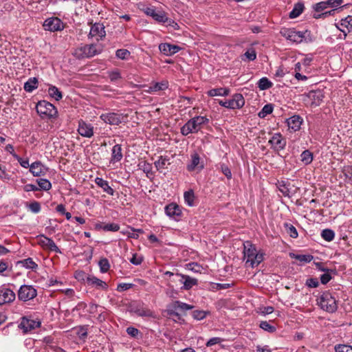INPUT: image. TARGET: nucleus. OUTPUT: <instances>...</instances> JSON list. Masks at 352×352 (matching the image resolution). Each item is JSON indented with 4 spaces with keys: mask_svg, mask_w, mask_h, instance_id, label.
Segmentation results:
<instances>
[{
    "mask_svg": "<svg viewBox=\"0 0 352 352\" xmlns=\"http://www.w3.org/2000/svg\"><path fill=\"white\" fill-rule=\"evenodd\" d=\"M126 333L133 338H137L140 333V331L133 327H129L126 329Z\"/></svg>",
    "mask_w": 352,
    "mask_h": 352,
    "instance_id": "nucleus-62",
    "label": "nucleus"
},
{
    "mask_svg": "<svg viewBox=\"0 0 352 352\" xmlns=\"http://www.w3.org/2000/svg\"><path fill=\"white\" fill-rule=\"evenodd\" d=\"M132 311L138 316L142 317H154L153 312L144 307L143 304L138 303L132 307Z\"/></svg>",
    "mask_w": 352,
    "mask_h": 352,
    "instance_id": "nucleus-22",
    "label": "nucleus"
},
{
    "mask_svg": "<svg viewBox=\"0 0 352 352\" xmlns=\"http://www.w3.org/2000/svg\"><path fill=\"white\" fill-rule=\"evenodd\" d=\"M37 238L38 245H40L43 249L55 252L56 253H61L60 250L51 238L47 237L44 234L38 235Z\"/></svg>",
    "mask_w": 352,
    "mask_h": 352,
    "instance_id": "nucleus-12",
    "label": "nucleus"
},
{
    "mask_svg": "<svg viewBox=\"0 0 352 352\" xmlns=\"http://www.w3.org/2000/svg\"><path fill=\"white\" fill-rule=\"evenodd\" d=\"M100 118L107 124L111 125H118L124 121V119L127 118V116H124L122 113L111 112L101 114Z\"/></svg>",
    "mask_w": 352,
    "mask_h": 352,
    "instance_id": "nucleus-10",
    "label": "nucleus"
},
{
    "mask_svg": "<svg viewBox=\"0 0 352 352\" xmlns=\"http://www.w3.org/2000/svg\"><path fill=\"white\" fill-rule=\"evenodd\" d=\"M269 143L274 151H279L285 148L286 146V140L280 133H274L269 140Z\"/></svg>",
    "mask_w": 352,
    "mask_h": 352,
    "instance_id": "nucleus-15",
    "label": "nucleus"
},
{
    "mask_svg": "<svg viewBox=\"0 0 352 352\" xmlns=\"http://www.w3.org/2000/svg\"><path fill=\"white\" fill-rule=\"evenodd\" d=\"M255 352H272V351L270 349L269 346H267V345H265L263 346L261 345H257L256 346Z\"/></svg>",
    "mask_w": 352,
    "mask_h": 352,
    "instance_id": "nucleus-64",
    "label": "nucleus"
},
{
    "mask_svg": "<svg viewBox=\"0 0 352 352\" xmlns=\"http://www.w3.org/2000/svg\"><path fill=\"white\" fill-rule=\"evenodd\" d=\"M195 193L192 190H189L188 191H186L184 194V198L185 203L188 206H195Z\"/></svg>",
    "mask_w": 352,
    "mask_h": 352,
    "instance_id": "nucleus-39",
    "label": "nucleus"
},
{
    "mask_svg": "<svg viewBox=\"0 0 352 352\" xmlns=\"http://www.w3.org/2000/svg\"><path fill=\"white\" fill-rule=\"evenodd\" d=\"M167 164H170L169 159L167 157L160 156L158 160L155 162V166L157 170L167 168Z\"/></svg>",
    "mask_w": 352,
    "mask_h": 352,
    "instance_id": "nucleus-40",
    "label": "nucleus"
},
{
    "mask_svg": "<svg viewBox=\"0 0 352 352\" xmlns=\"http://www.w3.org/2000/svg\"><path fill=\"white\" fill-rule=\"evenodd\" d=\"M116 56L121 60H126L130 56V52L126 49H119L116 52Z\"/></svg>",
    "mask_w": 352,
    "mask_h": 352,
    "instance_id": "nucleus-51",
    "label": "nucleus"
},
{
    "mask_svg": "<svg viewBox=\"0 0 352 352\" xmlns=\"http://www.w3.org/2000/svg\"><path fill=\"white\" fill-rule=\"evenodd\" d=\"M15 293L5 286L0 287V306L10 303L15 300Z\"/></svg>",
    "mask_w": 352,
    "mask_h": 352,
    "instance_id": "nucleus-14",
    "label": "nucleus"
},
{
    "mask_svg": "<svg viewBox=\"0 0 352 352\" xmlns=\"http://www.w3.org/2000/svg\"><path fill=\"white\" fill-rule=\"evenodd\" d=\"M244 256L247 258L246 263L254 267L258 266L263 260V254L257 252L256 248L250 241L244 243Z\"/></svg>",
    "mask_w": 352,
    "mask_h": 352,
    "instance_id": "nucleus-2",
    "label": "nucleus"
},
{
    "mask_svg": "<svg viewBox=\"0 0 352 352\" xmlns=\"http://www.w3.org/2000/svg\"><path fill=\"white\" fill-rule=\"evenodd\" d=\"M87 325L80 326L76 328V334L80 340H85L87 337Z\"/></svg>",
    "mask_w": 352,
    "mask_h": 352,
    "instance_id": "nucleus-48",
    "label": "nucleus"
},
{
    "mask_svg": "<svg viewBox=\"0 0 352 352\" xmlns=\"http://www.w3.org/2000/svg\"><path fill=\"white\" fill-rule=\"evenodd\" d=\"M159 50L166 56H172L177 53L181 50V47L176 45L165 43H161L159 45Z\"/></svg>",
    "mask_w": 352,
    "mask_h": 352,
    "instance_id": "nucleus-19",
    "label": "nucleus"
},
{
    "mask_svg": "<svg viewBox=\"0 0 352 352\" xmlns=\"http://www.w3.org/2000/svg\"><path fill=\"white\" fill-rule=\"evenodd\" d=\"M194 307L179 300H175L168 304L166 307L167 314L170 316H175L177 319L181 318V315L177 310L185 312L191 310Z\"/></svg>",
    "mask_w": 352,
    "mask_h": 352,
    "instance_id": "nucleus-5",
    "label": "nucleus"
},
{
    "mask_svg": "<svg viewBox=\"0 0 352 352\" xmlns=\"http://www.w3.org/2000/svg\"><path fill=\"white\" fill-rule=\"evenodd\" d=\"M313 159V153L309 150L304 151L300 155V160L305 165L310 164Z\"/></svg>",
    "mask_w": 352,
    "mask_h": 352,
    "instance_id": "nucleus-36",
    "label": "nucleus"
},
{
    "mask_svg": "<svg viewBox=\"0 0 352 352\" xmlns=\"http://www.w3.org/2000/svg\"><path fill=\"white\" fill-rule=\"evenodd\" d=\"M209 119L206 116H195L190 119L182 128L181 133L187 136L190 133H197L204 124H208Z\"/></svg>",
    "mask_w": 352,
    "mask_h": 352,
    "instance_id": "nucleus-1",
    "label": "nucleus"
},
{
    "mask_svg": "<svg viewBox=\"0 0 352 352\" xmlns=\"http://www.w3.org/2000/svg\"><path fill=\"white\" fill-rule=\"evenodd\" d=\"M94 182L99 188L102 189L103 192L111 196L114 195L115 190L109 186L108 181L102 177H96Z\"/></svg>",
    "mask_w": 352,
    "mask_h": 352,
    "instance_id": "nucleus-24",
    "label": "nucleus"
},
{
    "mask_svg": "<svg viewBox=\"0 0 352 352\" xmlns=\"http://www.w3.org/2000/svg\"><path fill=\"white\" fill-rule=\"evenodd\" d=\"M344 2V0H327L325 1L326 5L328 8H332L336 9L338 7L341 6Z\"/></svg>",
    "mask_w": 352,
    "mask_h": 352,
    "instance_id": "nucleus-54",
    "label": "nucleus"
},
{
    "mask_svg": "<svg viewBox=\"0 0 352 352\" xmlns=\"http://www.w3.org/2000/svg\"><path fill=\"white\" fill-rule=\"evenodd\" d=\"M100 53V50H98L96 45H85L76 50L75 56L77 58L81 59L84 58H91L96 54Z\"/></svg>",
    "mask_w": 352,
    "mask_h": 352,
    "instance_id": "nucleus-6",
    "label": "nucleus"
},
{
    "mask_svg": "<svg viewBox=\"0 0 352 352\" xmlns=\"http://www.w3.org/2000/svg\"><path fill=\"white\" fill-rule=\"evenodd\" d=\"M203 162H200L199 155L195 153L191 155L190 162L187 165V169L189 171L195 170L196 168L201 170L204 168Z\"/></svg>",
    "mask_w": 352,
    "mask_h": 352,
    "instance_id": "nucleus-23",
    "label": "nucleus"
},
{
    "mask_svg": "<svg viewBox=\"0 0 352 352\" xmlns=\"http://www.w3.org/2000/svg\"><path fill=\"white\" fill-rule=\"evenodd\" d=\"M78 132L82 137L91 138L94 135V126L80 120L78 121Z\"/></svg>",
    "mask_w": 352,
    "mask_h": 352,
    "instance_id": "nucleus-17",
    "label": "nucleus"
},
{
    "mask_svg": "<svg viewBox=\"0 0 352 352\" xmlns=\"http://www.w3.org/2000/svg\"><path fill=\"white\" fill-rule=\"evenodd\" d=\"M30 171L34 177L44 175L47 171L46 168L41 162L36 161L30 166Z\"/></svg>",
    "mask_w": 352,
    "mask_h": 352,
    "instance_id": "nucleus-20",
    "label": "nucleus"
},
{
    "mask_svg": "<svg viewBox=\"0 0 352 352\" xmlns=\"http://www.w3.org/2000/svg\"><path fill=\"white\" fill-rule=\"evenodd\" d=\"M89 36L91 37L99 36L100 39H102L106 36L104 30V26L102 23H94L90 30Z\"/></svg>",
    "mask_w": 352,
    "mask_h": 352,
    "instance_id": "nucleus-25",
    "label": "nucleus"
},
{
    "mask_svg": "<svg viewBox=\"0 0 352 352\" xmlns=\"http://www.w3.org/2000/svg\"><path fill=\"white\" fill-rule=\"evenodd\" d=\"M38 81L35 77L30 78L24 84V89L27 92H32L38 87Z\"/></svg>",
    "mask_w": 352,
    "mask_h": 352,
    "instance_id": "nucleus-32",
    "label": "nucleus"
},
{
    "mask_svg": "<svg viewBox=\"0 0 352 352\" xmlns=\"http://www.w3.org/2000/svg\"><path fill=\"white\" fill-rule=\"evenodd\" d=\"M285 228L286 229L287 233L292 238H297L298 236V232L296 228L290 224V223H285Z\"/></svg>",
    "mask_w": 352,
    "mask_h": 352,
    "instance_id": "nucleus-50",
    "label": "nucleus"
},
{
    "mask_svg": "<svg viewBox=\"0 0 352 352\" xmlns=\"http://www.w3.org/2000/svg\"><path fill=\"white\" fill-rule=\"evenodd\" d=\"M175 276L180 278L179 280L181 283L184 284L183 289L185 290H189L193 286L198 284L197 279L192 278L188 275L176 274Z\"/></svg>",
    "mask_w": 352,
    "mask_h": 352,
    "instance_id": "nucleus-18",
    "label": "nucleus"
},
{
    "mask_svg": "<svg viewBox=\"0 0 352 352\" xmlns=\"http://www.w3.org/2000/svg\"><path fill=\"white\" fill-rule=\"evenodd\" d=\"M86 283L88 285L95 286L98 289L106 290L108 288V285L104 281L95 276H86Z\"/></svg>",
    "mask_w": 352,
    "mask_h": 352,
    "instance_id": "nucleus-26",
    "label": "nucleus"
},
{
    "mask_svg": "<svg viewBox=\"0 0 352 352\" xmlns=\"http://www.w3.org/2000/svg\"><path fill=\"white\" fill-rule=\"evenodd\" d=\"M218 103L227 109H236L242 108L245 104V100L242 94H235L232 98L226 101L218 100Z\"/></svg>",
    "mask_w": 352,
    "mask_h": 352,
    "instance_id": "nucleus-7",
    "label": "nucleus"
},
{
    "mask_svg": "<svg viewBox=\"0 0 352 352\" xmlns=\"http://www.w3.org/2000/svg\"><path fill=\"white\" fill-rule=\"evenodd\" d=\"M41 322L32 319H29L27 317H23L21 321L19 324V328L22 329L23 333H28L37 327H39Z\"/></svg>",
    "mask_w": 352,
    "mask_h": 352,
    "instance_id": "nucleus-16",
    "label": "nucleus"
},
{
    "mask_svg": "<svg viewBox=\"0 0 352 352\" xmlns=\"http://www.w3.org/2000/svg\"><path fill=\"white\" fill-rule=\"evenodd\" d=\"M12 156L18 161V162L20 164V165L23 168H30V164L28 159H23L16 155V153H13Z\"/></svg>",
    "mask_w": 352,
    "mask_h": 352,
    "instance_id": "nucleus-53",
    "label": "nucleus"
},
{
    "mask_svg": "<svg viewBox=\"0 0 352 352\" xmlns=\"http://www.w3.org/2000/svg\"><path fill=\"white\" fill-rule=\"evenodd\" d=\"M48 94L56 101H59L63 98L61 91L56 86L51 85L48 89Z\"/></svg>",
    "mask_w": 352,
    "mask_h": 352,
    "instance_id": "nucleus-38",
    "label": "nucleus"
},
{
    "mask_svg": "<svg viewBox=\"0 0 352 352\" xmlns=\"http://www.w3.org/2000/svg\"><path fill=\"white\" fill-rule=\"evenodd\" d=\"M304 5L302 3H297L294 5L293 10L290 12L289 16L291 19L298 17L303 11Z\"/></svg>",
    "mask_w": 352,
    "mask_h": 352,
    "instance_id": "nucleus-34",
    "label": "nucleus"
},
{
    "mask_svg": "<svg viewBox=\"0 0 352 352\" xmlns=\"http://www.w3.org/2000/svg\"><path fill=\"white\" fill-rule=\"evenodd\" d=\"M108 76L111 82H116L122 78L118 69L108 72Z\"/></svg>",
    "mask_w": 352,
    "mask_h": 352,
    "instance_id": "nucleus-52",
    "label": "nucleus"
},
{
    "mask_svg": "<svg viewBox=\"0 0 352 352\" xmlns=\"http://www.w3.org/2000/svg\"><path fill=\"white\" fill-rule=\"evenodd\" d=\"M273 111V105L272 104H265L261 111L258 113V116L261 118H264L267 115L272 113Z\"/></svg>",
    "mask_w": 352,
    "mask_h": 352,
    "instance_id": "nucleus-46",
    "label": "nucleus"
},
{
    "mask_svg": "<svg viewBox=\"0 0 352 352\" xmlns=\"http://www.w3.org/2000/svg\"><path fill=\"white\" fill-rule=\"evenodd\" d=\"M100 270L102 273H106L109 270L110 264L109 260L106 258H102L99 261L98 263Z\"/></svg>",
    "mask_w": 352,
    "mask_h": 352,
    "instance_id": "nucleus-49",
    "label": "nucleus"
},
{
    "mask_svg": "<svg viewBox=\"0 0 352 352\" xmlns=\"http://www.w3.org/2000/svg\"><path fill=\"white\" fill-rule=\"evenodd\" d=\"M220 166L222 173L227 177V179H230L232 178V173L229 167L225 164H221Z\"/></svg>",
    "mask_w": 352,
    "mask_h": 352,
    "instance_id": "nucleus-57",
    "label": "nucleus"
},
{
    "mask_svg": "<svg viewBox=\"0 0 352 352\" xmlns=\"http://www.w3.org/2000/svg\"><path fill=\"white\" fill-rule=\"evenodd\" d=\"M166 214L176 221H179L182 217L181 207L176 203H170L165 206Z\"/></svg>",
    "mask_w": 352,
    "mask_h": 352,
    "instance_id": "nucleus-13",
    "label": "nucleus"
},
{
    "mask_svg": "<svg viewBox=\"0 0 352 352\" xmlns=\"http://www.w3.org/2000/svg\"><path fill=\"white\" fill-rule=\"evenodd\" d=\"M280 34L287 40L294 43H300L305 37V32L296 31L294 28H283L280 30Z\"/></svg>",
    "mask_w": 352,
    "mask_h": 352,
    "instance_id": "nucleus-8",
    "label": "nucleus"
},
{
    "mask_svg": "<svg viewBox=\"0 0 352 352\" xmlns=\"http://www.w3.org/2000/svg\"><path fill=\"white\" fill-rule=\"evenodd\" d=\"M142 10L147 16H151L152 18L153 17L154 14L157 11L153 6L146 7L143 8Z\"/></svg>",
    "mask_w": 352,
    "mask_h": 352,
    "instance_id": "nucleus-63",
    "label": "nucleus"
},
{
    "mask_svg": "<svg viewBox=\"0 0 352 352\" xmlns=\"http://www.w3.org/2000/svg\"><path fill=\"white\" fill-rule=\"evenodd\" d=\"M210 314L208 311L204 310H195L192 312V316L197 320H201L204 319L208 315Z\"/></svg>",
    "mask_w": 352,
    "mask_h": 352,
    "instance_id": "nucleus-42",
    "label": "nucleus"
},
{
    "mask_svg": "<svg viewBox=\"0 0 352 352\" xmlns=\"http://www.w3.org/2000/svg\"><path fill=\"white\" fill-rule=\"evenodd\" d=\"M43 25L45 30L50 32L61 31L65 28L64 23L58 17H50L45 19Z\"/></svg>",
    "mask_w": 352,
    "mask_h": 352,
    "instance_id": "nucleus-11",
    "label": "nucleus"
},
{
    "mask_svg": "<svg viewBox=\"0 0 352 352\" xmlns=\"http://www.w3.org/2000/svg\"><path fill=\"white\" fill-rule=\"evenodd\" d=\"M168 88V82L165 81L155 82L150 89L151 91H158L165 90Z\"/></svg>",
    "mask_w": 352,
    "mask_h": 352,
    "instance_id": "nucleus-45",
    "label": "nucleus"
},
{
    "mask_svg": "<svg viewBox=\"0 0 352 352\" xmlns=\"http://www.w3.org/2000/svg\"><path fill=\"white\" fill-rule=\"evenodd\" d=\"M327 8L325 1H321L313 6V8L316 12H322Z\"/></svg>",
    "mask_w": 352,
    "mask_h": 352,
    "instance_id": "nucleus-59",
    "label": "nucleus"
},
{
    "mask_svg": "<svg viewBox=\"0 0 352 352\" xmlns=\"http://www.w3.org/2000/svg\"><path fill=\"white\" fill-rule=\"evenodd\" d=\"M130 262L135 265H139L143 261V257L141 256H138V254L135 253L133 254L132 257L130 258Z\"/></svg>",
    "mask_w": 352,
    "mask_h": 352,
    "instance_id": "nucleus-58",
    "label": "nucleus"
},
{
    "mask_svg": "<svg viewBox=\"0 0 352 352\" xmlns=\"http://www.w3.org/2000/svg\"><path fill=\"white\" fill-rule=\"evenodd\" d=\"M303 119L299 115H294L287 120V126L294 131L300 130Z\"/></svg>",
    "mask_w": 352,
    "mask_h": 352,
    "instance_id": "nucleus-21",
    "label": "nucleus"
},
{
    "mask_svg": "<svg viewBox=\"0 0 352 352\" xmlns=\"http://www.w3.org/2000/svg\"><path fill=\"white\" fill-rule=\"evenodd\" d=\"M153 19L159 23H166L167 21V14L163 10L156 11Z\"/></svg>",
    "mask_w": 352,
    "mask_h": 352,
    "instance_id": "nucleus-44",
    "label": "nucleus"
},
{
    "mask_svg": "<svg viewBox=\"0 0 352 352\" xmlns=\"http://www.w3.org/2000/svg\"><path fill=\"white\" fill-rule=\"evenodd\" d=\"M16 265H21L22 267L32 270H35L38 267V265L32 260V258H28L16 262Z\"/></svg>",
    "mask_w": 352,
    "mask_h": 352,
    "instance_id": "nucleus-31",
    "label": "nucleus"
},
{
    "mask_svg": "<svg viewBox=\"0 0 352 352\" xmlns=\"http://www.w3.org/2000/svg\"><path fill=\"white\" fill-rule=\"evenodd\" d=\"M318 303L323 310L334 313L338 309L337 300L329 292H324L318 300Z\"/></svg>",
    "mask_w": 352,
    "mask_h": 352,
    "instance_id": "nucleus-4",
    "label": "nucleus"
},
{
    "mask_svg": "<svg viewBox=\"0 0 352 352\" xmlns=\"http://www.w3.org/2000/svg\"><path fill=\"white\" fill-rule=\"evenodd\" d=\"M308 97L312 100L311 106L316 107L320 104L324 96L320 91H310L308 94Z\"/></svg>",
    "mask_w": 352,
    "mask_h": 352,
    "instance_id": "nucleus-29",
    "label": "nucleus"
},
{
    "mask_svg": "<svg viewBox=\"0 0 352 352\" xmlns=\"http://www.w3.org/2000/svg\"><path fill=\"white\" fill-rule=\"evenodd\" d=\"M336 352H352V346L346 344H338L335 346Z\"/></svg>",
    "mask_w": 352,
    "mask_h": 352,
    "instance_id": "nucleus-55",
    "label": "nucleus"
},
{
    "mask_svg": "<svg viewBox=\"0 0 352 352\" xmlns=\"http://www.w3.org/2000/svg\"><path fill=\"white\" fill-rule=\"evenodd\" d=\"M37 113L42 119H52L58 116V111L52 103L41 100L36 105Z\"/></svg>",
    "mask_w": 352,
    "mask_h": 352,
    "instance_id": "nucleus-3",
    "label": "nucleus"
},
{
    "mask_svg": "<svg viewBox=\"0 0 352 352\" xmlns=\"http://www.w3.org/2000/svg\"><path fill=\"white\" fill-rule=\"evenodd\" d=\"M260 328L263 330L267 331L269 333H274L276 331V328L275 326L272 325L267 321H261L259 324Z\"/></svg>",
    "mask_w": 352,
    "mask_h": 352,
    "instance_id": "nucleus-47",
    "label": "nucleus"
},
{
    "mask_svg": "<svg viewBox=\"0 0 352 352\" xmlns=\"http://www.w3.org/2000/svg\"><path fill=\"white\" fill-rule=\"evenodd\" d=\"M289 256L291 258L298 261L300 262V265L310 263L314 259V256L311 254H297L290 253Z\"/></svg>",
    "mask_w": 352,
    "mask_h": 352,
    "instance_id": "nucleus-28",
    "label": "nucleus"
},
{
    "mask_svg": "<svg viewBox=\"0 0 352 352\" xmlns=\"http://www.w3.org/2000/svg\"><path fill=\"white\" fill-rule=\"evenodd\" d=\"M230 89L227 87L214 88L208 91L207 94L208 96L214 97L216 96H227L230 94Z\"/></svg>",
    "mask_w": 352,
    "mask_h": 352,
    "instance_id": "nucleus-27",
    "label": "nucleus"
},
{
    "mask_svg": "<svg viewBox=\"0 0 352 352\" xmlns=\"http://www.w3.org/2000/svg\"><path fill=\"white\" fill-rule=\"evenodd\" d=\"M122 147L120 144H116L111 151V162H120L122 158Z\"/></svg>",
    "mask_w": 352,
    "mask_h": 352,
    "instance_id": "nucleus-30",
    "label": "nucleus"
},
{
    "mask_svg": "<svg viewBox=\"0 0 352 352\" xmlns=\"http://www.w3.org/2000/svg\"><path fill=\"white\" fill-rule=\"evenodd\" d=\"M340 28L347 30V32H352V16L349 15L344 19H342L338 23Z\"/></svg>",
    "mask_w": 352,
    "mask_h": 352,
    "instance_id": "nucleus-33",
    "label": "nucleus"
},
{
    "mask_svg": "<svg viewBox=\"0 0 352 352\" xmlns=\"http://www.w3.org/2000/svg\"><path fill=\"white\" fill-rule=\"evenodd\" d=\"M96 228L98 229H102L104 231L116 232L119 230L120 226L115 223H111L105 225L97 224Z\"/></svg>",
    "mask_w": 352,
    "mask_h": 352,
    "instance_id": "nucleus-37",
    "label": "nucleus"
},
{
    "mask_svg": "<svg viewBox=\"0 0 352 352\" xmlns=\"http://www.w3.org/2000/svg\"><path fill=\"white\" fill-rule=\"evenodd\" d=\"M36 182L39 186V189L43 190H49L52 188V184L47 179H36Z\"/></svg>",
    "mask_w": 352,
    "mask_h": 352,
    "instance_id": "nucleus-41",
    "label": "nucleus"
},
{
    "mask_svg": "<svg viewBox=\"0 0 352 352\" xmlns=\"http://www.w3.org/2000/svg\"><path fill=\"white\" fill-rule=\"evenodd\" d=\"M305 285L309 287L316 288L319 285V282L316 278H310L307 280Z\"/></svg>",
    "mask_w": 352,
    "mask_h": 352,
    "instance_id": "nucleus-60",
    "label": "nucleus"
},
{
    "mask_svg": "<svg viewBox=\"0 0 352 352\" xmlns=\"http://www.w3.org/2000/svg\"><path fill=\"white\" fill-rule=\"evenodd\" d=\"M322 239L328 242L333 240L335 237L334 232L331 229H324L321 232Z\"/></svg>",
    "mask_w": 352,
    "mask_h": 352,
    "instance_id": "nucleus-43",
    "label": "nucleus"
},
{
    "mask_svg": "<svg viewBox=\"0 0 352 352\" xmlns=\"http://www.w3.org/2000/svg\"><path fill=\"white\" fill-rule=\"evenodd\" d=\"M336 9L335 8H333L331 10H329V11H326V12H322L321 14H316V13H314L313 16L314 18L315 19H319V18H325L328 16H330V15H332L334 14V12H335Z\"/></svg>",
    "mask_w": 352,
    "mask_h": 352,
    "instance_id": "nucleus-61",
    "label": "nucleus"
},
{
    "mask_svg": "<svg viewBox=\"0 0 352 352\" xmlns=\"http://www.w3.org/2000/svg\"><path fill=\"white\" fill-rule=\"evenodd\" d=\"M260 90H267L273 86V83L266 77L261 78L257 82Z\"/></svg>",
    "mask_w": 352,
    "mask_h": 352,
    "instance_id": "nucleus-35",
    "label": "nucleus"
},
{
    "mask_svg": "<svg viewBox=\"0 0 352 352\" xmlns=\"http://www.w3.org/2000/svg\"><path fill=\"white\" fill-rule=\"evenodd\" d=\"M28 208L34 213H38L41 211V204L38 201H33L28 206Z\"/></svg>",
    "mask_w": 352,
    "mask_h": 352,
    "instance_id": "nucleus-56",
    "label": "nucleus"
},
{
    "mask_svg": "<svg viewBox=\"0 0 352 352\" xmlns=\"http://www.w3.org/2000/svg\"><path fill=\"white\" fill-rule=\"evenodd\" d=\"M36 296L37 291L32 285H21L18 291V298L24 302L32 300Z\"/></svg>",
    "mask_w": 352,
    "mask_h": 352,
    "instance_id": "nucleus-9",
    "label": "nucleus"
}]
</instances>
